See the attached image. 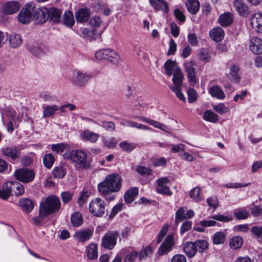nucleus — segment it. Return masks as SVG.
<instances>
[{"instance_id": "1", "label": "nucleus", "mask_w": 262, "mask_h": 262, "mask_svg": "<svg viewBox=\"0 0 262 262\" xmlns=\"http://www.w3.org/2000/svg\"><path fill=\"white\" fill-rule=\"evenodd\" d=\"M121 186V177L117 174H112L107 176L103 181L98 185V190L101 195L111 201L115 198V195L112 194L119 191Z\"/></svg>"}, {"instance_id": "2", "label": "nucleus", "mask_w": 262, "mask_h": 262, "mask_svg": "<svg viewBox=\"0 0 262 262\" xmlns=\"http://www.w3.org/2000/svg\"><path fill=\"white\" fill-rule=\"evenodd\" d=\"M60 207L61 203L59 199L55 195H51L40 203L39 208L42 214L49 216L57 212Z\"/></svg>"}, {"instance_id": "3", "label": "nucleus", "mask_w": 262, "mask_h": 262, "mask_svg": "<svg viewBox=\"0 0 262 262\" xmlns=\"http://www.w3.org/2000/svg\"><path fill=\"white\" fill-rule=\"evenodd\" d=\"M68 158L77 168L88 169L90 167L87 154L82 150L76 149L71 151Z\"/></svg>"}, {"instance_id": "4", "label": "nucleus", "mask_w": 262, "mask_h": 262, "mask_svg": "<svg viewBox=\"0 0 262 262\" xmlns=\"http://www.w3.org/2000/svg\"><path fill=\"white\" fill-rule=\"evenodd\" d=\"M184 76L179 67L174 69L173 77L172 79L173 85L170 86V89L175 93L177 97L181 101H185L186 99L181 92V87Z\"/></svg>"}, {"instance_id": "5", "label": "nucleus", "mask_w": 262, "mask_h": 262, "mask_svg": "<svg viewBox=\"0 0 262 262\" xmlns=\"http://www.w3.org/2000/svg\"><path fill=\"white\" fill-rule=\"evenodd\" d=\"M106 204L105 201L100 198L93 199L89 204L90 212L96 217H101L105 213Z\"/></svg>"}, {"instance_id": "6", "label": "nucleus", "mask_w": 262, "mask_h": 262, "mask_svg": "<svg viewBox=\"0 0 262 262\" xmlns=\"http://www.w3.org/2000/svg\"><path fill=\"white\" fill-rule=\"evenodd\" d=\"M95 57L98 60H108L114 64H118L120 59L118 54L111 49L98 51L95 53Z\"/></svg>"}, {"instance_id": "7", "label": "nucleus", "mask_w": 262, "mask_h": 262, "mask_svg": "<svg viewBox=\"0 0 262 262\" xmlns=\"http://www.w3.org/2000/svg\"><path fill=\"white\" fill-rule=\"evenodd\" d=\"M14 176L17 180L23 183H28L33 181L35 173L32 169L23 168L16 170L14 172Z\"/></svg>"}, {"instance_id": "8", "label": "nucleus", "mask_w": 262, "mask_h": 262, "mask_svg": "<svg viewBox=\"0 0 262 262\" xmlns=\"http://www.w3.org/2000/svg\"><path fill=\"white\" fill-rule=\"evenodd\" d=\"M119 232L117 231H108L102 239L101 246L107 249H113L117 243Z\"/></svg>"}, {"instance_id": "9", "label": "nucleus", "mask_w": 262, "mask_h": 262, "mask_svg": "<svg viewBox=\"0 0 262 262\" xmlns=\"http://www.w3.org/2000/svg\"><path fill=\"white\" fill-rule=\"evenodd\" d=\"M33 9L34 4H27L18 14L17 18L19 21L25 24L29 23L31 18L33 17Z\"/></svg>"}, {"instance_id": "10", "label": "nucleus", "mask_w": 262, "mask_h": 262, "mask_svg": "<svg viewBox=\"0 0 262 262\" xmlns=\"http://www.w3.org/2000/svg\"><path fill=\"white\" fill-rule=\"evenodd\" d=\"M1 152L4 157L10 162L19 159L20 157V149L18 146H8L3 148Z\"/></svg>"}, {"instance_id": "11", "label": "nucleus", "mask_w": 262, "mask_h": 262, "mask_svg": "<svg viewBox=\"0 0 262 262\" xmlns=\"http://www.w3.org/2000/svg\"><path fill=\"white\" fill-rule=\"evenodd\" d=\"M91 77V76L87 73L75 70L73 72L71 81L75 85L82 86L88 82Z\"/></svg>"}, {"instance_id": "12", "label": "nucleus", "mask_w": 262, "mask_h": 262, "mask_svg": "<svg viewBox=\"0 0 262 262\" xmlns=\"http://www.w3.org/2000/svg\"><path fill=\"white\" fill-rule=\"evenodd\" d=\"M174 245L173 235L169 234L167 235L159 248L158 253L159 255L167 254L172 249Z\"/></svg>"}, {"instance_id": "13", "label": "nucleus", "mask_w": 262, "mask_h": 262, "mask_svg": "<svg viewBox=\"0 0 262 262\" xmlns=\"http://www.w3.org/2000/svg\"><path fill=\"white\" fill-rule=\"evenodd\" d=\"M34 11L33 14V19L37 24H43L49 19L48 15V9L46 7L37 8L34 4Z\"/></svg>"}, {"instance_id": "14", "label": "nucleus", "mask_w": 262, "mask_h": 262, "mask_svg": "<svg viewBox=\"0 0 262 262\" xmlns=\"http://www.w3.org/2000/svg\"><path fill=\"white\" fill-rule=\"evenodd\" d=\"M250 25L252 29L258 33H262V14L256 13L250 18Z\"/></svg>"}, {"instance_id": "15", "label": "nucleus", "mask_w": 262, "mask_h": 262, "mask_svg": "<svg viewBox=\"0 0 262 262\" xmlns=\"http://www.w3.org/2000/svg\"><path fill=\"white\" fill-rule=\"evenodd\" d=\"M93 232V230L89 228L81 230L75 233L74 237L79 242L83 243L91 238Z\"/></svg>"}, {"instance_id": "16", "label": "nucleus", "mask_w": 262, "mask_h": 262, "mask_svg": "<svg viewBox=\"0 0 262 262\" xmlns=\"http://www.w3.org/2000/svg\"><path fill=\"white\" fill-rule=\"evenodd\" d=\"M152 7L157 11H161L166 14L169 12V6L164 0H149Z\"/></svg>"}, {"instance_id": "17", "label": "nucleus", "mask_w": 262, "mask_h": 262, "mask_svg": "<svg viewBox=\"0 0 262 262\" xmlns=\"http://www.w3.org/2000/svg\"><path fill=\"white\" fill-rule=\"evenodd\" d=\"M3 8L5 14H12L18 11L20 8V5L17 1H10L4 3Z\"/></svg>"}, {"instance_id": "18", "label": "nucleus", "mask_w": 262, "mask_h": 262, "mask_svg": "<svg viewBox=\"0 0 262 262\" xmlns=\"http://www.w3.org/2000/svg\"><path fill=\"white\" fill-rule=\"evenodd\" d=\"M239 71V67L237 65L232 63L229 66V71L226 74V76L231 81L238 82L240 80Z\"/></svg>"}, {"instance_id": "19", "label": "nucleus", "mask_w": 262, "mask_h": 262, "mask_svg": "<svg viewBox=\"0 0 262 262\" xmlns=\"http://www.w3.org/2000/svg\"><path fill=\"white\" fill-rule=\"evenodd\" d=\"M6 187L10 188L11 192L13 191L16 196L23 195L25 192V189L22 184L18 182L11 181L6 182Z\"/></svg>"}, {"instance_id": "20", "label": "nucleus", "mask_w": 262, "mask_h": 262, "mask_svg": "<svg viewBox=\"0 0 262 262\" xmlns=\"http://www.w3.org/2000/svg\"><path fill=\"white\" fill-rule=\"evenodd\" d=\"M249 47L251 51L255 54L262 53V40L256 37H252L250 41Z\"/></svg>"}, {"instance_id": "21", "label": "nucleus", "mask_w": 262, "mask_h": 262, "mask_svg": "<svg viewBox=\"0 0 262 262\" xmlns=\"http://www.w3.org/2000/svg\"><path fill=\"white\" fill-rule=\"evenodd\" d=\"M195 63L192 61L185 62L184 63L185 71L187 74V77L189 80L193 82H195L196 81L195 69L194 66Z\"/></svg>"}, {"instance_id": "22", "label": "nucleus", "mask_w": 262, "mask_h": 262, "mask_svg": "<svg viewBox=\"0 0 262 262\" xmlns=\"http://www.w3.org/2000/svg\"><path fill=\"white\" fill-rule=\"evenodd\" d=\"M91 16V11L88 8H81L75 13V17L78 22L83 23L88 21Z\"/></svg>"}, {"instance_id": "23", "label": "nucleus", "mask_w": 262, "mask_h": 262, "mask_svg": "<svg viewBox=\"0 0 262 262\" xmlns=\"http://www.w3.org/2000/svg\"><path fill=\"white\" fill-rule=\"evenodd\" d=\"M139 119L145 123L149 124L156 128H159L160 130L165 132L166 133H169V128L167 126L158 121L152 120L147 117H139Z\"/></svg>"}, {"instance_id": "24", "label": "nucleus", "mask_w": 262, "mask_h": 262, "mask_svg": "<svg viewBox=\"0 0 262 262\" xmlns=\"http://www.w3.org/2000/svg\"><path fill=\"white\" fill-rule=\"evenodd\" d=\"M211 38L215 41L219 42L223 39L225 33L222 28L220 27L211 29L209 32Z\"/></svg>"}, {"instance_id": "25", "label": "nucleus", "mask_w": 262, "mask_h": 262, "mask_svg": "<svg viewBox=\"0 0 262 262\" xmlns=\"http://www.w3.org/2000/svg\"><path fill=\"white\" fill-rule=\"evenodd\" d=\"M82 140L95 143L98 140L99 135L90 130L86 129L82 132L80 135Z\"/></svg>"}, {"instance_id": "26", "label": "nucleus", "mask_w": 262, "mask_h": 262, "mask_svg": "<svg viewBox=\"0 0 262 262\" xmlns=\"http://www.w3.org/2000/svg\"><path fill=\"white\" fill-rule=\"evenodd\" d=\"M19 204L21 209L25 212H30L34 208V202L26 198H21L19 201Z\"/></svg>"}, {"instance_id": "27", "label": "nucleus", "mask_w": 262, "mask_h": 262, "mask_svg": "<svg viewBox=\"0 0 262 262\" xmlns=\"http://www.w3.org/2000/svg\"><path fill=\"white\" fill-rule=\"evenodd\" d=\"M2 114H5L6 115L11 118V120L15 123V126H18L19 122L21 121L20 117L16 115V112L12 108H6L1 112Z\"/></svg>"}, {"instance_id": "28", "label": "nucleus", "mask_w": 262, "mask_h": 262, "mask_svg": "<svg viewBox=\"0 0 262 262\" xmlns=\"http://www.w3.org/2000/svg\"><path fill=\"white\" fill-rule=\"evenodd\" d=\"M98 246L94 243H91L86 248V254L88 259L93 260L98 257Z\"/></svg>"}, {"instance_id": "29", "label": "nucleus", "mask_w": 262, "mask_h": 262, "mask_svg": "<svg viewBox=\"0 0 262 262\" xmlns=\"http://www.w3.org/2000/svg\"><path fill=\"white\" fill-rule=\"evenodd\" d=\"M183 250L188 257H192L196 253L198 249L194 242H186L183 246Z\"/></svg>"}, {"instance_id": "30", "label": "nucleus", "mask_w": 262, "mask_h": 262, "mask_svg": "<svg viewBox=\"0 0 262 262\" xmlns=\"http://www.w3.org/2000/svg\"><path fill=\"white\" fill-rule=\"evenodd\" d=\"M138 194V189L137 187H133L128 190L124 195V199L126 203H132Z\"/></svg>"}, {"instance_id": "31", "label": "nucleus", "mask_w": 262, "mask_h": 262, "mask_svg": "<svg viewBox=\"0 0 262 262\" xmlns=\"http://www.w3.org/2000/svg\"><path fill=\"white\" fill-rule=\"evenodd\" d=\"M27 48L28 51L35 56H40L43 54L41 46L37 43H28Z\"/></svg>"}, {"instance_id": "32", "label": "nucleus", "mask_w": 262, "mask_h": 262, "mask_svg": "<svg viewBox=\"0 0 262 262\" xmlns=\"http://www.w3.org/2000/svg\"><path fill=\"white\" fill-rule=\"evenodd\" d=\"M187 10L192 14H195L200 9L198 0H188L186 3Z\"/></svg>"}, {"instance_id": "33", "label": "nucleus", "mask_w": 262, "mask_h": 262, "mask_svg": "<svg viewBox=\"0 0 262 262\" xmlns=\"http://www.w3.org/2000/svg\"><path fill=\"white\" fill-rule=\"evenodd\" d=\"M9 41L10 46L13 48H17L19 47L22 42L23 39L18 34H12L9 37Z\"/></svg>"}, {"instance_id": "34", "label": "nucleus", "mask_w": 262, "mask_h": 262, "mask_svg": "<svg viewBox=\"0 0 262 262\" xmlns=\"http://www.w3.org/2000/svg\"><path fill=\"white\" fill-rule=\"evenodd\" d=\"M48 15H49V19L50 21L54 23L59 22L60 16L61 11L55 8H52L48 9Z\"/></svg>"}, {"instance_id": "35", "label": "nucleus", "mask_w": 262, "mask_h": 262, "mask_svg": "<svg viewBox=\"0 0 262 262\" xmlns=\"http://www.w3.org/2000/svg\"><path fill=\"white\" fill-rule=\"evenodd\" d=\"M209 93L212 97L219 99H223L225 97L223 90L216 85L210 88Z\"/></svg>"}, {"instance_id": "36", "label": "nucleus", "mask_w": 262, "mask_h": 262, "mask_svg": "<svg viewBox=\"0 0 262 262\" xmlns=\"http://www.w3.org/2000/svg\"><path fill=\"white\" fill-rule=\"evenodd\" d=\"M233 17L232 15L229 13H225L220 15L219 22L223 27H227L232 24Z\"/></svg>"}, {"instance_id": "37", "label": "nucleus", "mask_w": 262, "mask_h": 262, "mask_svg": "<svg viewBox=\"0 0 262 262\" xmlns=\"http://www.w3.org/2000/svg\"><path fill=\"white\" fill-rule=\"evenodd\" d=\"M63 24L69 27H72L74 23L75 20L73 13L70 11H66L63 15L62 19Z\"/></svg>"}, {"instance_id": "38", "label": "nucleus", "mask_w": 262, "mask_h": 262, "mask_svg": "<svg viewBox=\"0 0 262 262\" xmlns=\"http://www.w3.org/2000/svg\"><path fill=\"white\" fill-rule=\"evenodd\" d=\"M234 6L241 15H245L248 11V7L243 0H234Z\"/></svg>"}, {"instance_id": "39", "label": "nucleus", "mask_w": 262, "mask_h": 262, "mask_svg": "<svg viewBox=\"0 0 262 262\" xmlns=\"http://www.w3.org/2000/svg\"><path fill=\"white\" fill-rule=\"evenodd\" d=\"M71 221L74 226L79 227L83 222L81 214L79 212L73 213L71 217Z\"/></svg>"}, {"instance_id": "40", "label": "nucleus", "mask_w": 262, "mask_h": 262, "mask_svg": "<svg viewBox=\"0 0 262 262\" xmlns=\"http://www.w3.org/2000/svg\"><path fill=\"white\" fill-rule=\"evenodd\" d=\"M58 110L59 107L56 105H48L43 108V116L45 118L51 117Z\"/></svg>"}, {"instance_id": "41", "label": "nucleus", "mask_w": 262, "mask_h": 262, "mask_svg": "<svg viewBox=\"0 0 262 262\" xmlns=\"http://www.w3.org/2000/svg\"><path fill=\"white\" fill-rule=\"evenodd\" d=\"M243 240L240 236H235L230 239L229 246L233 249H237L241 248L243 245Z\"/></svg>"}, {"instance_id": "42", "label": "nucleus", "mask_w": 262, "mask_h": 262, "mask_svg": "<svg viewBox=\"0 0 262 262\" xmlns=\"http://www.w3.org/2000/svg\"><path fill=\"white\" fill-rule=\"evenodd\" d=\"M203 118L206 121L212 123H216L219 120L217 115L211 111H205L203 115Z\"/></svg>"}, {"instance_id": "43", "label": "nucleus", "mask_w": 262, "mask_h": 262, "mask_svg": "<svg viewBox=\"0 0 262 262\" xmlns=\"http://www.w3.org/2000/svg\"><path fill=\"white\" fill-rule=\"evenodd\" d=\"M226 234L223 232H217L214 234L212 239L215 245L222 244L225 242Z\"/></svg>"}, {"instance_id": "44", "label": "nucleus", "mask_w": 262, "mask_h": 262, "mask_svg": "<svg viewBox=\"0 0 262 262\" xmlns=\"http://www.w3.org/2000/svg\"><path fill=\"white\" fill-rule=\"evenodd\" d=\"M54 177L57 179L63 178L66 174V170L62 166L55 167L52 170Z\"/></svg>"}, {"instance_id": "45", "label": "nucleus", "mask_w": 262, "mask_h": 262, "mask_svg": "<svg viewBox=\"0 0 262 262\" xmlns=\"http://www.w3.org/2000/svg\"><path fill=\"white\" fill-rule=\"evenodd\" d=\"M55 161L53 155L51 154L45 155L43 157L44 165L48 169L51 168Z\"/></svg>"}, {"instance_id": "46", "label": "nucleus", "mask_w": 262, "mask_h": 262, "mask_svg": "<svg viewBox=\"0 0 262 262\" xmlns=\"http://www.w3.org/2000/svg\"><path fill=\"white\" fill-rule=\"evenodd\" d=\"M176 62L171 60H168L166 61L164 65L166 75L170 76L172 74V70L176 67Z\"/></svg>"}, {"instance_id": "47", "label": "nucleus", "mask_w": 262, "mask_h": 262, "mask_svg": "<svg viewBox=\"0 0 262 262\" xmlns=\"http://www.w3.org/2000/svg\"><path fill=\"white\" fill-rule=\"evenodd\" d=\"M200 193L201 188L199 187H195L190 190L189 195L191 199L198 202L201 200Z\"/></svg>"}, {"instance_id": "48", "label": "nucleus", "mask_w": 262, "mask_h": 262, "mask_svg": "<svg viewBox=\"0 0 262 262\" xmlns=\"http://www.w3.org/2000/svg\"><path fill=\"white\" fill-rule=\"evenodd\" d=\"M185 219L186 214L185 208H179L176 213L175 222L178 224Z\"/></svg>"}, {"instance_id": "49", "label": "nucleus", "mask_w": 262, "mask_h": 262, "mask_svg": "<svg viewBox=\"0 0 262 262\" xmlns=\"http://www.w3.org/2000/svg\"><path fill=\"white\" fill-rule=\"evenodd\" d=\"M11 194V191L9 187L6 188V183L4 184L3 189L0 190V198L4 200H7Z\"/></svg>"}, {"instance_id": "50", "label": "nucleus", "mask_w": 262, "mask_h": 262, "mask_svg": "<svg viewBox=\"0 0 262 262\" xmlns=\"http://www.w3.org/2000/svg\"><path fill=\"white\" fill-rule=\"evenodd\" d=\"M136 171L141 175H151L152 170L149 167L138 165L136 168Z\"/></svg>"}, {"instance_id": "51", "label": "nucleus", "mask_w": 262, "mask_h": 262, "mask_svg": "<svg viewBox=\"0 0 262 262\" xmlns=\"http://www.w3.org/2000/svg\"><path fill=\"white\" fill-rule=\"evenodd\" d=\"M198 57L200 60L207 62L210 59L208 52L204 49H201L198 54Z\"/></svg>"}, {"instance_id": "52", "label": "nucleus", "mask_w": 262, "mask_h": 262, "mask_svg": "<svg viewBox=\"0 0 262 262\" xmlns=\"http://www.w3.org/2000/svg\"><path fill=\"white\" fill-rule=\"evenodd\" d=\"M195 247L198 249V250L202 252L208 248V244L206 241L205 240H198L194 242Z\"/></svg>"}, {"instance_id": "53", "label": "nucleus", "mask_w": 262, "mask_h": 262, "mask_svg": "<svg viewBox=\"0 0 262 262\" xmlns=\"http://www.w3.org/2000/svg\"><path fill=\"white\" fill-rule=\"evenodd\" d=\"M152 251L151 248L147 246L143 250H141L139 253V259L140 260H142L146 258L149 254H151Z\"/></svg>"}, {"instance_id": "54", "label": "nucleus", "mask_w": 262, "mask_h": 262, "mask_svg": "<svg viewBox=\"0 0 262 262\" xmlns=\"http://www.w3.org/2000/svg\"><path fill=\"white\" fill-rule=\"evenodd\" d=\"M213 110L220 114H224L228 112V108L225 105L224 103H219L213 106Z\"/></svg>"}, {"instance_id": "55", "label": "nucleus", "mask_w": 262, "mask_h": 262, "mask_svg": "<svg viewBox=\"0 0 262 262\" xmlns=\"http://www.w3.org/2000/svg\"><path fill=\"white\" fill-rule=\"evenodd\" d=\"M156 191L158 193L163 195L170 196L172 194V192L170 190L169 188L166 185L157 186Z\"/></svg>"}, {"instance_id": "56", "label": "nucleus", "mask_w": 262, "mask_h": 262, "mask_svg": "<svg viewBox=\"0 0 262 262\" xmlns=\"http://www.w3.org/2000/svg\"><path fill=\"white\" fill-rule=\"evenodd\" d=\"M234 216L238 220H244L248 217L249 215L248 212L243 209H238L234 212Z\"/></svg>"}, {"instance_id": "57", "label": "nucleus", "mask_w": 262, "mask_h": 262, "mask_svg": "<svg viewBox=\"0 0 262 262\" xmlns=\"http://www.w3.org/2000/svg\"><path fill=\"white\" fill-rule=\"evenodd\" d=\"M73 196V193L69 191H64L61 193V198L64 204L69 203L72 200Z\"/></svg>"}, {"instance_id": "58", "label": "nucleus", "mask_w": 262, "mask_h": 262, "mask_svg": "<svg viewBox=\"0 0 262 262\" xmlns=\"http://www.w3.org/2000/svg\"><path fill=\"white\" fill-rule=\"evenodd\" d=\"M48 216V215L42 214L39 208L38 215L32 218L33 224L36 226H41L43 219Z\"/></svg>"}, {"instance_id": "59", "label": "nucleus", "mask_w": 262, "mask_h": 262, "mask_svg": "<svg viewBox=\"0 0 262 262\" xmlns=\"http://www.w3.org/2000/svg\"><path fill=\"white\" fill-rule=\"evenodd\" d=\"M135 90V87L128 85L124 90L125 97L128 99H131L132 97H134Z\"/></svg>"}, {"instance_id": "60", "label": "nucleus", "mask_w": 262, "mask_h": 262, "mask_svg": "<svg viewBox=\"0 0 262 262\" xmlns=\"http://www.w3.org/2000/svg\"><path fill=\"white\" fill-rule=\"evenodd\" d=\"M168 225L167 224H165L163 226L158 235L157 239L158 243H160L162 241L163 237L166 235L168 230Z\"/></svg>"}, {"instance_id": "61", "label": "nucleus", "mask_w": 262, "mask_h": 262, "mask_svg": "<svg viewBox=\"0 0 262 262\" xmlns=\"http://www.w3.org/2000/svg\"><path fill=\"white\" fill-rule=\"evenodd\" d=\"M188 41L192 46H197L199 43L198 37L195 33H191L188 34Z\"/></svg>"}, {"instance_id": "62", "label": "nucleus", "mask_w": 262, "mask_h": 262, "mask_svg": "<svg viewBox=\"0 0 262 262\" xmlns=\"http://www.w3.org/2000/svg\"><path fill=\"white\" fill-rule=\"evenodd\" d=\"M119 146L123 151L127 152H130L134 148L133 145L126 141L121 142Z\"/></svg>"}, {"instance_id": "63", "label": "nucleus", "mask_w": 262, "mask_h": 262, "mask_svg": "<svg viewBox=\"0 0 262 262\" xmlns=\"http://www.w3.org/2000/svg\"><path fill=\"white\" fill-rule=\"evenodd\" d=\"M188 100L189 103H192L197 99L195 91L193 89H189L187 91Z\"/></svg>"}, {"instance_id": "64", "label": "nucleus", "mask_w": 262, "mask_h": 262, "mask_svg": "<svg viewBox=\"0 0 262 262\" xmlns=\"http://www.w3.org/2000/svg\"><path fill=\"white\" fill-rule=\"evenodd\" d=\"M138 254L137 252L133 251L129 253L124 258V262H134L137 257Z\"/></svg>"}]
</instances>
